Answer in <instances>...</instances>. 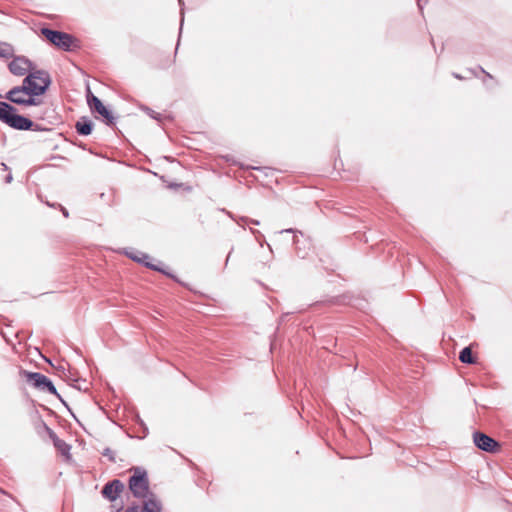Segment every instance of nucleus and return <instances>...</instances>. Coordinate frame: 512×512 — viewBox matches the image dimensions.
<instances>
[{"label":"nucleus","instance_id":"1","mask_svg":"<svg viewBox=\"0 0 512 512\" xmlns=\"http://www.w3.org/2000/svg\"><path fill=\"white\" fill-rule=\"evenodd\" d=\"M0 120L16 130H35L30 119L17 114L16 109L6 102H0Z\"/></svg>","mask_w":512,"mask_h":512},{"label":"nucleus","instance_id":"2","mask_svg":"<svg viewBox=\"0 0 512 512\" xmlns=\"http://www.w3.org/2000/svg\"><path fill=\"white\" fill-rule=\"evenodd\" d=\"M25 88L34 98L43 95L51 84L50 76L43 70L30 72L22 81Z\"/></svg>","mask_w":512,"mask_h":512},{"label":"nucleus","instance_id":"3","mask_svg":"<svg viewBox=\"0 0 512 512\" xmlns=\"http://www.w3.org/2000/svg\"><path fill=\"white\" fill-rule=\"evenodd\" d=\"M129 489L137 498H148L154 495L149 491V482L147 474L144 470L135 469L134 474L129 479Z\"/></svg>","mask_w":512,"mask_h":512},{"label":"nucleus","instance_id":"4","mask_svg":"<svg viewBox=\"0 0 512 512\" xmlns=\"http://www.w3.org/2000/svg\"><path fill=\"white\" fill-rule=\"evenodd\" d=\"M5 98L17 105L23 106H38L41 103L39 99L29 94L23 83L10 89L6 93Z\"/></svg>","mask_w":512,"mask_h":512},{"label":"nucleus","instance_id":"5","mask_svg":"<svg viewBox=\"0 0 512 512\" xmlns=\"http://www.w3.org/2000/svg\"><path fill=\"white\" fill-rule=\"evenodd\" d=\"M41 34L54 46L64 51H70L73 45V37L65 32L42 28Z\"/></svg>","mask_w":512,"mask_h":512},{"label":"nucleus","instance_id":"6","mask_svg":"<svg viewBox=\"0 0 512 512\" xmlns=\"http://www.w3.org/2000/svg\"><path fill=\"white\" fill-rule=\"evenodd\" d=\"M26 379L32 383L35 388L41 391H47L53 395H57V390L48 377L38 372H26Z\"/></svg>","mask_w":512,"mask_h":512},{"label":"nucleus","instance_id":"7","mask_svg":"<svg viewBox=\"0 0 512 512\" xmlns=\"http://www.w3.org/2000/svg\"><path fill=\"white\" fill-rule=\"evenodd\" d=\"M9 71L16 76H24L27 72H33L32 62L24 56H16L8 65Z\"/></svg>","mask_w":512,"mask_h":512},{"label":"nucleus","instance_id":"8","mask_svg":"<svg viewBox=\"0 0 512 512\" xmlns=\"http://www.w3.org/2000/svg\"><path fill=\"white\" fill-rule=\"evenodd\" d=\"M473 442L477 448L490 453L497 451L499 448L496 440L482 432H475L473 434Z\"/></svg>","mask_w":512,"mask_h":512},{"label":"nucleus","instance_id":"9","mask_svg":"<svg viewBox=\"0 0 512 512\" xmlns=\"http://www.w3.org/2000/svg\"><path fill=\"white\" fill-rule=\"evenodd\" d=\"M88 103L91 109L99 113L105 119L107 125H114L112 113L103 105L98 97L91 95V97H88Z\"/></svg>","mask_w":512,"mask_h":512},{"label":"nucleus","instance_id":"10","mask_svg":"<svg viewBox=\"0 0 512 512\" xmlns=\"http://www.w3.org/2000/svg\"><path fill=\"white\" fill-rule=\"evenodd\" d=\"M123 489V483L120 480L115 479L105 484L102 489V495L108 500L114 501L118 498Z\"/></svg>","mask_w":512,"mask_h":512},{"label":"nucleus","instance_id":"11","mask_svg":"<svg viewBox=\"0 0 512 512\" xmlns=\"http://www.w3.org/2000/svg\"><path fill=\"white\" fill-rule=\"evenodd\" d=\"M161 504L155 495H150L144 499L143 506L140 507V512H161Z\"/></svg>","mask_w":512,"mask_h":512},{"label":"nucleus","instance_id":"12","mask_svg":"<svg viewBox=\"0 0 512 512\" xmlns=\"http://www.w3.org/2000/svg\"><path fill=\"white\" fill-rule=\"evenodd\" d=\"M126 254L128 255L129 258H131L134 261L143 263L145 266L152 268L156 271H161V269L158 266H155L152 263L147 261L150 257L145 253L137 251V252H127Z\"/></svg>","mask_w":512,"mask_h":512},{"label":"nucleus","instance_id":"13","mask_svg":"<svg viewBox=\"0 0 512 512\" xmlns=\"http://www.w3.org/2000/svg\"><path fill=\"white\" fill-rule=\"evenodd\" d=\"M76 131L80 135H89L92 132V123L90 121H78L75 125Z\"/></svg>","mask_w":512,"mask_h":512},{"label":"nucleus","instance_id":"14","mask_svg":"<svg viewBox=\"0 0 512 512\" xmlns=\"http://www.w3.org/2000/svg\"><path fill=\"white\" fill-rule=\"evenodd\" d=\"M13 56H14V49H13L12 45L5 43V42H0V57L8 59Z\"/></svg>","mask_w":512,"mask_h":512},{"label":"nucleus","instance_id":"15","mask_svg":"<svg viewBox=\"0 0 512 512\" xmlns=\"http://www.w3.org/2000/svg\"><path fill=\"white\" fill-rule=\"evenodd\" d=\"M459 359L462 363H466V364H472L474 363V358L472 356V351L470 349V347H465L461 352H460V355H459Z\"/></svg>","mask_w":512,"mask_h":512},{"label":"nucleus","instance_id":"16","mask_svg":"<svg viewBox=\"0 0 512 512\" xmlns=\"http://www.w3.org/2000/svg\"><path fill=\"white\" fill-rule=\"evenodd\" d=\"M240 221L243 222L244 224H254V225L260 224V222L258 220L250 219L248 217H242V218H240Z\"/></svg>","mask_w":512,"mask_h":512},{"label":"nucleus","instance_id":"17","mask_svg":"<svg viewBox=\"0 0 512 512\" xmlns=\"http://www.w3.org/2000/svg\"><path fill=\"white\" fill-rule=\"evenodd\" d=\"M251 232L255 235L257 241L260 243L261 246H263V243L261 241V239L264 237L263 234L259 231V230H255V229H250Z\"/></svg>","mask_w":512,"mask_h":512},{"label":"nucleus","instance_id":"18","mask_svg":"<svg viewBox=\"0 0 512 512\" xmlns=\"http://www.w3.org/2000/svg\"><path fill=\"white\" fill-rule=\"evenodd\" d=\"M103 455L108 457L111 461H115L114 453L111 449L107 448L104 450Z\"/></svg>","mask_w":512,"mask_h":512},{"label":"nucleus","instance_id":"19","mask_svg":"<svg viewBox=\"0 0 512 512\" xmlns=\"http://www.w3.org/2000/svg\"><path fill=\"white\" fill-rule=\"evenodd\" d=\"M293 241H294V244L296 245L297 254H298L301 258H305V254H302V253L300 252V248L298 247L299 239H298V237H297L296 235L293 237Z\"/></svg>","mask_w":512,"mask_h":512},{"label":"nucleus","instance_id":"20","mask_svg":"<svg viewBox=\"0 0 512 512\" xmlns=\"http://www.w3.org/2000/svg\"><path fill=\"white\" fill-rule=\"evenodd\" d=\"M125 512H140V506H132L126 509Z\"/></svg>","mask_w":512,"mask_h":512},{"label":"nucleus","instance_id":"21","mask_svg":"<svg viewBox=\"0 0 512 512\" xmlns=\"http://www.w3.org/2000/svg\"><path fill=\"white\" fill-rule=\"evenodd\" d=\"M55 445H56L59 449H61V450H62V447L67 448V445L65 444V442L60 441V440H57V441L55 442Z\"/></svg>","mask_w":512,"mask_h":512},{"label":"nucleus","instance_id":"22","mask_svg":"<svg viewBox=\"0 0 512 512\" xmlns=\"http://www.w3.org/2000/svg\"><path fill=\"white\" fill-rule=\"evenodd\" d=\"M292 232H294V230L291 229V228L290 229H284V230L280 231V233H292Z\"/></svg>","mask_w":512,"mask_h":512},{"label":"nucleus","instance_id":"23","mask_svg":"<svg viewBox=\"0 0 512 512\" xmlns=\"http://www.w3.org/2000/svg\"><path fill=\"white\" fill-rule=\"evenodd\" d=\"M12 181V175L9 174L7 177H6V182L7 183H10Z\"/></svg>","mask_w":512,"mask_h":512},{"label":"nucleus","instance_id":"24","mask_svg":"<svg viewBox=\"0 0 512 512\" xmlns=\"http://www.w3.org/2000/svg\"><path fill=\"white\" fill-rule=\"evenodd\" d=\"M424 0H417L418 7L422 9V3Z\"/></svg>","mask_w":512,"mask_h":512},{"label":"nucleus","instance_id":"25","mask_svg":"<svg viewBox=\"0 0 512 512\" xmlns=\"http://www.w3.org/2000/svg\"><path fill=\"white\" fill-rule=\"evenodd\" d=\"M63 215L68 217V211L65 208H62Z\"/></svg>","mask_w":512,"mask_h":512},{"label":"nucleus","instance_id":"26","mask_svg":"<svg viewBox=\"0 0 512 512\" xmlns=\"http://www.w3.org/2000/svg\"><path fill=\"white\" fill-rule=\"evenodd\" d=\"M482 72L485 73L487 77L492 78V76L489 73L485 72L483 69Z\"/></svg>","mask_w":512,"mask_h":512},{"label":"nucleus","instance_id":"27","mask_svg":"<svg viewBox=\"0 0 512 512\" xmlns=\"http://www.w3.org/2000/svg\"><path fill=\"white\" fill-rule=\"evenodd\" d=\"M179 1V4L182 5L183 4V0H178Z\"/></svg>","mask_w":512,"mask_h":512},{"label":"nucleus","instance_id":"28","mask_svg":"<svg viewBox=\"0 0 512 512\" xmlns=\"http://www.w3.org/2000/svg\"><path fill=\"white\" fill-rule=\"evenodd\" d=\"M0 493H4V491L0 488Z\"/></svg>","mask_w":512,"mask_h":512}]
</instances>
